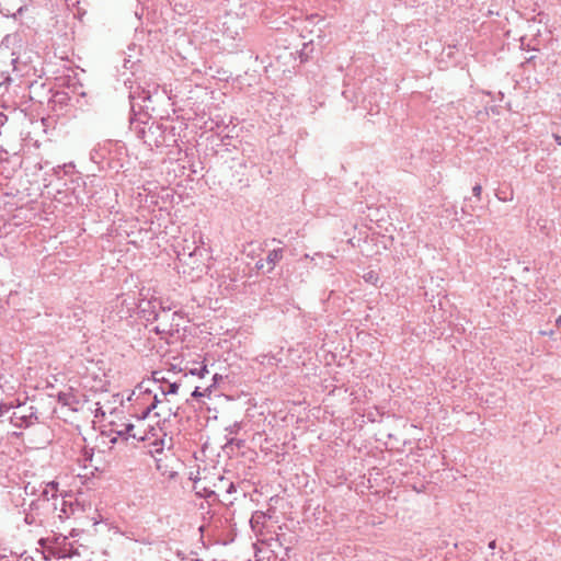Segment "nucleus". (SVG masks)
<instances>
[{
  "mask_svg": "<svg viewBox=\"0 0 561 561\" xmlns=\"http://www.w3.org/2000/svg\"><path fill=\"white\" fill-rule=\"evenodd\" d=\"M540 334H542V335H549V336H552V335H553V331H549V332H547V331H540Z\"/></svg>",
  "mask_w": 561,
  "mask_h": 561,
  "instance_id": "ddd939ff",
  "label": "nucleus"
},
{
  "mask_svg": "<svg viewBox=\"0 0 561 561\" xmlns=\"http://www.w3.org/2000/svg\"><path fill=\"white\" fill-rule=\"evenodd\" d=\"M171 442H172V438H169V445H168V448L171 447Z\"/></svg>",
  "mask_w": 561,
  "mask_h": 561,
  "instance_id": "6ab92c4d",
  "label": "nucleus"
},
{
  "mask_svg": "<svg viewBox=\"0 0 561 561\" xmlns=\"http://www.w3.org/2000/svg\"><path fill=\"white\" fill-rule=\"evenodd\" d=\"M25 522L27 524H32L33 523V518H30L27 515L25 516Z\"/></svg>",
  "mask_w": 561,
  "mask_h": 561,
  "instance_id": "2eb2a0df",
  "label": "nucleus"
},
{
  "mask_svg": "<svg viewBox=\"0 0 561 561\" xmlns=\"http://www.w3.org/2000/svg\"><path fill=\"white\" fill-rule=\"evenodd\" d=\"M494 547H495V541H492V542L490 543V548H494Z\"/></svg>",
  "mask_w": 561,
  "mask_h": 561,
  "instance_id": "a211bd4d",
  "label": "nucleus"
},
{
  "mask_svg": "<svg viewBox=\"0 0 561 561\" xmlns=\"http://www.w3.org/2000/svg\"><path fill=\"white\" fill-rule=\"evenodd\" d=\"M283 257V250L282 249H274L268 252L266 262L268 264V272L274 270V266L276 263H278Z\"/></svg>",
  "mask_w": 561,
  "mask_h": 561,
  "instance_id": "7ed1b4c3",
  "label": "nucleus"
},
{
  "mask_svg": "<svg viewBox=\"0 0 561 561\" xmlns=\"http://www.w3.org/2000/svg\"><path fill=\"white\" fill-rule=\"evenodd\" d=\"M204 373H207V369H206V367H205V366H204V367H202V368L199 369L198 375H199L201 377H203V376H204Z\"/></svg>",
  "mask_w": 561,
  "mask_h": 561,
  "instance_id": "4468645a",
  "label": "nucleus"
},
{
  "mask_svg": "<svg viewBox=\"0 0 561 561\" xmlns=\"http://www.w3.org/2000/svg\"><path fill=\"white\" fill-rule=\"evenodd\" d=\"M58 491V483L56 482H49L46 484L44 491H43V496L46 499V500H49L50 497H55L56 496V493Z\"/></svg>",
  "mask_w": 561,
  "mask_h": 561,
  "instance_id": "39448f33",
  "label": "nucleus"
},
{
  "mask_svg": "<svg viewBox=\"0 0 561 561\" xmlns=\"http://www.w3.org/2000/svg\"><path fill=\"white\" fill-rule=\"evenodd\" d=\"M191 396H192L193 398H199V397H203V396H204V393L199 391V388H198V387H196V388H195V390L191 393Z\"/></svg>",
  "mask_w": 561,
  "mask_h": 561,
  "instance_id": "1a4fd4ad",
  "label": "nucleus"
},
{
  "mask_svg": "<svg viewBox=\"0 0 561 561\" xmlns=\"http://www.w3.org/2000/svg\"><path fill=\"white\" fill-rule=\"evenodd\" d=\"M554 140L561 146V136L558 134L553 135Z\"/></svg>",
  "mask_w": 561,
  "mask_h": 561,
  "instance_id": "9b49d317",
  "label": "nucleus"
},
{
  "mask_svg": "<svg viewBox=\"0 0 561 561\" xmlns=\"http://www.w3.org/2000/svg\"><path fill=\"white\" fill-rule=\"evenodd\" d=\"M151 412H153L156 417L162 419L163 421L176 415V411L171 405L170 400L159 398L157 394H154L153 400L146 408H144L139 413L136 412V414L139 419L144 420L148 417Z\"/></svg>",
  "mask_w": 561,
  "mask_h": 561,
  "instance_id": "f257e3e1",
  "label": "nucleus"
},
{
  "mask_svg": "<svg viewBox=\"0 0 561 561\" xmlns=\"http://www.w3.org/2000/svg\"><path fill=\"white\" fill-rule=\"evenodd\" d=\"M557 325L559 329H561V316L557 319Z\"/></svg>",
  "mask_w": 561,
  "mask_h": 561,
  "instance_id": "dca6fc26",
  "label": "nucleus"
},
{
  "mask_svg": "<svg viewBox=\"0 0 561 561\" xmlns=\"http://www.w3.org/2000/svg\"><path fill=\"white\" fill-rule=\"evenodd\" d=\"M152 378L154 381H158V382H167L165 378L162 376V373L161 371H153L152 373Z\"/></svg>",
  "mask_w": 561,
  "mask_h": 561,
  "instance_id": "423d86ee",
  "label": "nucleus"
},
{
  "mask_svg": "<svg viewBox=\"0 0 561 561\" xmlns=\"http://www.w3.org/2000/svg\"><path fill=\"white\" fill-rule=\"evenodd\" d=\"M237 428H238V425H237V424H234V425H233V427H232V430H231V433L236 432V431H237Z\"/></svg>",
  "mask_w": 561,
  "mask_h": 561,
  "instance_id": "f3484780",
  "label": "nucleus"
},
{
  "mask_svg": "<svg viewBox=\"0 0 561 561\" xmlns=\"http://www.w3.org/2000/svg\"><path fill=\"white\" fill-rule=\"evenodd\" d=\"M181 382H168L167 387H161V397L168 399L167 397L170 394H176L180 390Z\"/></svg>",
  "mask_w": 561,
  "mask_h": 561,
  "instance_id": "20e7f679",
  "label": "nucleus"
},
{
  "mask_svg": "<svg viewBox=\"0 0 561 561\" xmlns=\"http://www.w3.org/2000/svg\"><path fill=\"white\" fill-rule=\"evenodd\" d=\"M365 279L367 282H371V283H375L378 280V276L374 273V272H369L365 275Z\"/></svg>",
  "mask_w": 561,
  "mask_h": 561,
  "instance_id": "0eeeda50",
  "label": "nucleus"
},
{
  "mask_svg": "<svg viewBox=\"0 0 561 561\" xmlns=\"http://www.w3.org/2000/svg\"><path fill=\"white\" fill-rule=\"evenodd\" d=\"M256 267H257L259 270H261V268H263V267H264V263H263V261H262V260H260V261H257V262H256Z\"/></svg>",
  "mask_w": 561,
  "mask_h": 561,
  "instance_id": "f8f14e48",
  "label": "nucleus"
},
{
  "mask_svg": "<svg viewBox=\"0 0 561 561\" xmlns=\"http://www.w3.org/2000/svg\"><path fill=\"white\" fill-rule=\"evenodd\" d=\"M481 192H482V187L480 184H476L473 187H472V193L474 196L477 197H480L481 195Z\"/></svg>",
  "mask_w": 561,
  "mask_h": 561,
  "instance_id": "6e6552de",
  "label": "nucleus"
},
{
  "mask_svg": "<svg viewBox=\"0 0 561 561\" xmlns=\"http://www.w3.org/2000/svg\"><path fill=\"white\" fill-rule=\"evenodd\" d=\"M138 389H139L140 393H142V391H141L142 386H141V385H140V386H138Z\"/></svg>",
  "mask_w": 561,
  "mask_h": 561,
  "instance_id": "aec40b11",
  "label": "nucleus"
},
{
  "mask_svg": "<svg viewBox=\"0 0 561 561\" xmlns=\"http://www.w3.org/2000/svg\"><path fill=\"white\" fill-rule=\"evenodd\" d=\"M133 430H134V425L133 424H127L126 425V433L129 434L133 437H136V434L131 433Z\"/></svg>",
  "mask_w": 561,
  "mask_h": 561,
  "instance_id": "9d476101",
  "label": "nucleus"
},
{
  "mask_svg": "<svg viewBox=\"0 0 561 561\" xmlns=\"http://www.w3.org/2000/svg\"><path fill=\"white\" fill-rule=\"evenodd\" d=\"M319 22H322V19L319 15H311L306 20L305 26L301 30V32L305 33L308 31L310 34L316 33L317 37L319 38L322 37L323 31L321 27H318L317 30H309L310 25L316 26Z\"/></svg>",
  "mask_w": 561,
  "mask_h": 561,
  "instance_id": "f03ea898",
  "label": "nucleus"
}]
</instances>
